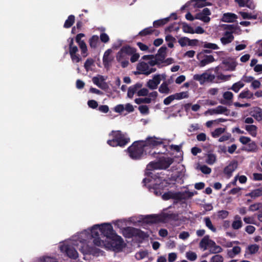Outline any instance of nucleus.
<instances>
[{
  "instance_id": "56",
  "label": "nucleus",
  "mask_w": 262,
  "mask_h": 262,
  "mask_svg": "<svg viewBox=\"0 0 262 262\" xmlns=\"http://www.w3.org/2000/svg\"><path fill=\"white\" fill-rule=\"evenodd\" d=\"M104 79L103 76H100V78L97 77H94L92 79L93 82L95 84H96L99 88L102 89H103V87L101 85V83H100V80L101 81H104Z\"/></svg>"
},
{
  "instance_id": "14",
  "label": "nucleus",
  "mask_w": 262,
  "mask_h": 262,
  "mask_svg": "<svg viewBox=\"0 0 262 262\" xmlns=\"http://www.w3.org/2000/svg\"><path fill=\"white\" fill-rule=\"evenodd\" d=\"M159 169H166L173 162V160L170 157H162L158 161Z\"/></svg>"
},
{
  "instance_id": "4",
  "label": "nucleus",
  "mask_w": 262,
  "mask_h": 262,
  "mask_svg": "<svg viewBox=\"0 0 262 262\" xmlns=\"http://www.w3.org/2000/svg\"><path fill=\"white\" fill-rule=\"evenodd\" d=\"M135 52H136L135 48L126 45L122 47L117 53L116 59L118 62L121 63V66L123 68H125L128 66L129 56Z\"/></svg>"
},
{
  "instance_id": "26",
  "label": "nucleus",
  "mask_w": 262,
  "mask_h": 262,
  "mask_svg": "<svg viewBox=\"0 0 262 262\" xmlns=\"http://www.w3.org/2000/svg\"><path fill=\"white\" fill-rule=\"evenodd\" d=\"M142 86V84L141 83H137L135 85L130 86L128 89L127 96L130 98H132L135 93Z\"/></svg>"
},
{
  "instance_id": "37",
  "label": "nucleus",
  "mask_w": 262,
  "mask_h": 262,
  "mask_svg": "<svg viewBox=\"0 0 262 262\" xmlns=\"http://www.w3.org/2000/svg\"><path fill=\"white\" fill-rule=\"evenodd\" d=\"M197 194L198 192L196 191H194V192H190L189 191L185 190L184 191L181 192L182 201L189 199L192 198L193 195Z\"/></svg>"
},
{
  "instance_id": "47",
  "label": "nucleus",
  "mask_w": 262,
  "mask_h": 262,
  "mask_svg": "<svg viewBox=\"0 0 262 262\" xmlns=\"http://www.w3.org/2000/svg\"><path fill=\"white\" fill-rule=\"evenodd\" d=\"M174 99L180 100L184 98H187L189 97L188 92H182L180 93H176L173 95Z\"/></svg>"
},
{
  "instance_id": "45",
  "label": "nucleus",
  "mask_w": 262,
  "mask_h": 262,
  "mask_svg": "<svg viewBox=\"0 0 262 262\" xmlns=\"http://www.w3.org/2000/svg\"><path fill=\"white\" fill-rule=\"evenodd\" d=\"M216 160V156L213 154H208L207 155L206 162L209 165H212Z\"/></svg>"
},
{
  "instance_id": "10",
  "label": "nucleus",
  "mask_w": 262,
  "mask_h": 262,
  "mask_svg": "<svg viewBox=\"0 0 262 262\" xmlns=\"http://www.w3.org/2000/svg\"><path fill=\"white\" fill-rule=\"evenodd\" d=\"M61 250L64 251L67 255L70 258L76 259L78 257V253L75 249L69 245H63L61 247Z\"/></svg>"
},
{
  "instance_id": "49",
  "label": "nucleus",
  "mask_w": 262,
  "mask_h": 262,
  "mask_svg": "<svg viewBox=\"0 0 262 262\" xmlns=\"http://www.w3.org/2000/svg\"><path fill=\"white\" fill-rule=\"evenodd\" d=\"M257 146L254 141H251L247 144V148L246 150L249 152L255 151L257 149Z\"/></svg>"
},
{
  "instance_id": "39",
  "label": "nucleus",
  "mask_w": 262,
  "mask_h": 262,
  "mask_svg": "<svg viewBox=\"0 0 262 262\" xmlns=\"http://www.w3.org/2000/svg\"><path fill=\"white\" fill-rule=\"evenodd\" d=\"M236 220L234 221L232 224V227L235 230L239 229L242 226V222L241 217L238 215L235 216Z\"/></svg>"
},
{
  "instance_id": "33",
  "label": "nucleus",
  "mask_w": 262,
  "mask_h": 262,
  "mask_svg": "<svg viewBox=\"0 0 262 262\" xmlns=\"http://www.w3.org/2000/svg\"><path fill=\"white\" fill-rule=\"evenodd\" d=\"M112 52L111 49L107 50L104 53L103 56V63L104 66L106 68L108 65L109 63L111 61V59L110 57V55Z\"/></svg>"
},
{
  "instance_id": "18",
  "label": "nucleus",
  "mask_w": 262,
  "mask_h": 262,
  "mask_svg": "<svg viewBox=\"0 0 262 262\" xmlns=\"http://www.w3.org/2000/svg\"><path fill=\"white\" fill-rule=\"evenodd\" d=\"M208 112H209L211 115L224 114L226 116H228L230 113V110H228L226 107L222 105H219L215 108L209 110Z\"/></svg>"
},
{
  "instance_id": "3",
  "label": "nucleus",
  "mask_w": 262,
  "mask_h": 262,
  "mask_svg": "<svg viewBox=\"0 0 262 262\" xmlns=\"http://www.w3.org/2000/svg\"><path fill=\"white\" fill-rule=\"evenodd\" d=\"M110 136H112L113 139L108 140L107 143L112 147H124L130 142V139L120 130L112 131Z\"/></svg>"
},
{
  "instance_id": "40",
  "label": "nucleus",
  "mask_w": 262,
  "mask_h": 262,
  "mask_svg": "<svg viewBox=\"0 0 262 262\" xmlns=\"http://www.w3.org/2000/svg\"><path fill=\"white\" fill-rule=\"evenodd\" d=\"M223 63L228 67V70L231 71H234L237 66V63L235 61H229L228 60H224Z\"/></svg>"
},
{
  "instance_id": "35",
  "label": "nucleus",
  "mask_w": 262,
  "mask_h": 262,
  "mask_svg": "<svg viewBox=\"0 0 262 262\" xmlns=\"http://www.w3.org/2000/svg\"><path fill=\"white\" fill-rule=\"evenodd\" d=\"M81 49V55L83 57H85L88 55V48L84 40L79 42H77Z\"/></svg>"
},
{
  "instance_id": "53",
  "label": "nucleus",
  "mask_w": 262,
  "mask_h": 262,
  "mask_svg": "<svg viewBox=\"0 0 262 262\" xmlns=\"http://www.w3.org/2000/svg\"><path fill=\"white\" fill-rule=\"evenodd\" d=\"M239 14L243 19H256L257 18V15H252L251 13H249L245 12H240Z\"/></svg>"
},
{
  "instance_id": "15",
  "label": "nucleus",
  "mask_w": 262,
  "mask_h": 262,
  "mask_svg": "<svg viewBox=\"0 0 262 262\" xmlns=\"http://www.w3.org/2000/svg\"><path fill=\"white\" fill-rule=\"evenodd\" d=\"M161 75L157 74L154 76L152 79H149L146 84V86L151 90L156 89L161 82Z\"/></svg>"
},
{
  "instance_id": "54",
  "label": "nucleus",
  "mask_w": 262,
  "mask_h": 262,
  "mask_svg": "<svg viewBox=\"0 0 262 262\" xmlns=\"http://www.w3.org/2000/svg\"><path fill=\"white\" fill-rule=\"evenodd\" d=\"M225 131V129L224 128L219 127L216 128L213 132L211 133V135L214 138H216L219 137L221 134L224 133Z\"/></svg>"
},
{
  "instance_id": "34",
  "label": "nucleus",
  "mask_w": 262,
  "mask_h": 262,
  "mask_svg": "<svg viewBox=\"0 0 262 262\" xmlns=\"http://www.w3.org/2000/svg\"><path fill=\"white\" fill-rule=\"evenodd\" d=\"M209 244V236L208 235H205L201 240L199 243V247L203 248L204 250L207 249V247Z\"/></svg>"
},
{
  "instance_id": "41",
  "label": "nucleus",
  "mask_w": 262,
  "mask_h": 262,
  "mask_svg": "<svg viewBox=\"0 0 262 262\" xmlns=\"http://www.w3.org/2000/svg\"><path fill=\"white\" fill-rule=\"evenodd\" d=\"M75 22V16L73 15L69 16L68 19L65 21L63 27L65 28H70Z\"/></svg>"
},
{
  "instance_id": "22",
  "label": "nucleus",
  "mask_w": 262,
  "mask_h": 262,
  "mask_svg": "<svg viewBox=\"0 0 262 262\" xmlns=\"http://www.w3.org/2000/svg\"><path fill=\"white\" fill-rule=\"evenodd\" d=\"M223 97L225 100H221L220 103L224 105H230L232 102L233 94L232 92L227 91L224 93Z\"/></svg>"
},
{
  "instance_id": "30",
  "label": "nucleus",
  "mask_w": 262,
  "mask_h": 262,
  "mask_svg": "<svg viewBox=\"0 0 262 262\" xmlns=\"http://www.w3.org/2000/svg\"><path fill=\"white\" fill-rule=\"evenodd\" d=\"M254 94L248 89H246L242 91L238 95V98L241 99H251L253 98Z\"/></svg>"
},
{
  "instance_id": "6",
  "label": "nucleus",
  "mask_w": 262,
  "mask_h": 262,
  "mask_svg": "<svg viewBox=\"0 0 262 262\" xmlns=\"http://www.w3.org/2000/svg\"><path fill=\"white\" fill-rule=\"evenodd\" d=\"M68 41L69 43V52L72 61L76 63L80 62L81 60V58L79 54H77L78 49L76 46L74 45V39L69 38Z\"/></svg>"
},
{
  "instance_id": "59",
  "label": "nucleus",
  "mask_w": 262,
  "mask_h": 262,
  "mask_svg": "<svg viewBox=\"0 0 262 262\" xmlns=\"http://www.w3.org/2000/svg\"><path fill=\"white\" fill-rule=\"evenodd\" d=\"M140 112L143 115H147L149 113L148 107L147 105H140L139 106Z\"/></svg>"
},
{
  "instance_id": "5",
  "label": "nucleus",
  "mask_w": 262,
  "mask_h": 262,
  "mask_svg": "<svg viewBox=\"0 0 262 262\" xmlns=\"http://www.w3.org/2000/svg\"><path fill=\"white\" fill-rule=\"evenodd\" d=\"M219 67H216L214 70V74H212L210 71L212 69H209L202 74H195L193 76V79L198 81L200 84L203 85L205 82L208 83H218L217 80H216V75L219 71Z\"/></svg>"
},
{
  "instance_id": "25",
  "label": "nucleus",
  "mask_w": 262,
  "mask_h": 262,
  "mask_svg": "<svg viewBox=\"0 0 262 262\" xmlns=\"http://www.w3.org/2000/svg\"><path fill=\"white\" fill-rule=\"evenodd\" d=\"M237 18L236 14L231 13H224L222 16L221 20L223 22L232 23Z\"/></svg>"
},
{
  "instance_id": "50",
  "label": "nucleus",
  "mask_w": 262,
  "mask_h": 262,
  "mask_svg": "<svg viewBox=\"0 0 262 262\" xmlns=\"http://www.w3.org/2000/svg\"><path fill=\"white\" fill-rule=\"evenodd\" d=\"M182 29H183V31L185 33H190V34L194 33V31L193 28L191 27L190 26L188 25L186 23H183Z\"/></svg>"
},
{
  "instance_id": "60",
  "label": "nucleus",
  "mask_w": 262,
  "mask_h": 262,
  "mask_svg": "<svg viewBox=\"0 0 262 262\" xmlns=\"http://www.w3.org/2000/svg\"><path fill=\"white\" fill-rule=\"evenodd\" d=\"M223 251L222 248L218 245H215L213 248L210 249V252L211 253L216 254L222 252Z\"/></svg>"
},
{
  "instance_id": "44",
  "label": "nucleus",
  "mask_w": 262,
  "mask_h": 262,
  "mask_svg": "<svg viewBox=\"0 0 262 262\" xmlns=\"http://www.w3.org/2000/svg\"><path fill=\"white\" fill-rule=\"evenodd\" d=\"M202 47L204 48L209 49L210 50H217L219 49L217 45L206 41L203 42L202 43Z\"/></svg>"
},
{
  "instance_id": "17",
  "label": "nucleus",
  "mask_w": 262,
  "mask_h": 262,
  "mask_svg": "<svg viewBox=\"0 0 262 262\" xmlns=\"http://www.w3.org/2000/svg\"><path fill=\"white\" fill-rule=\"evenodd\" d=\"M238 166L237 162L234 161L230 163L229 165L226 166L224 169V173L227 175L228 178H230L233 172L237 168Z\"/></svg>"
},
{
  "instance_id": "57",
  "label": "nucleus",
  "mask_w": 262,
  "mask_h": 262,
  "mask_svg": "<svg viewBox=\"0 0 262 262\" xmlns=\"http://www.w3.org/2000/svg\"><path fill=\"white\" fill-rule=\"evenodd\" d=\"M222 27L224 30H226L228 31H233V33L237 29V26L234 25L223 24L222 25Z\"/></svg>"
},
{
  "instance_id": "29",
  "label": "nucleus",
  "mask_w": 262,
  "mask_h": 262,
  "mask_svg": "<svg viewBox=\"0 0 262 262\" xmlns=\"http://www.w3.org/2000/svg\"><path fill=\"white\" fill-rule=\"evenodd\" d=\"M136 229V228H135L129 227L125 228L123 230V233L124 236L128 238L135 236Z\"/></svg>"
},
{
  "instance_id": "13",
  "label": "nucleus",
  "mask_w": 262,
  "mask_h": 262,
  "mask_svg": "<svg viewBox=\"0 0 262 262\" xmlns=\"http://www.w3.org/2000/svg\"><path fill=\"white\" fill-rule=\"evenodd\" d=\"M162 198L163 200L167 201L169 199H172L177 200V201H182L181 192H172L169 191L162 194Z\"/></svg>"
},
{
  "instance_id": "58",
  "label": "nucleus",
  "mask_w": 262,
  "mask_h": 262,
  "mask_svg": "<svg viewBox=\"0 0 262 262\" xmlns=\"http://www.w3.org/2000/svg\"><path fill=\"white\" fill-rule=\"evenodd\" d=\"M224 258L220 254H215L211 258L210 262H223Z\"/></svg>"
},
{
  "instance_id": "31",
  "label": "nucleus",
  "mask_w": 262,
  "mask_h": 262,
  "mask_svg": "<svg viewBox=\"0 0 262 262\" xmlns=\"http://www.w3.org/2000/svg\"><path fill=\"white\" fill-rule=\"evenodd\" d=\"M245 129L252 137H256L257 135V127L255 125H246L245 127Z\"/></svg>"
},
{
  "instance_id": "1",
  "label": "nucleus",
  "mask_w": 262,
  "mask_h": 262,
  "mask_svg": "<svg viewBox=\"0 0 262 262\" xmlns=\"http://www.w3.org/2000/svg\"><path fill=\"white\" fill-rule=\"evenodd\" d=\"M161 174V173H157L152 178L155 179V183L153 184L152 188L157 196L161 195L164 190L169 189L175 184L174 183L170 182V179H165L164 177H162Z\"/></svg>"
},
{
  "instance_id": "16",
  "label": "nucleus",
  "mask_w": 262,
  "mask_h": 262,
  "mask_svg": "<svg viewBox=\"0 0 262 262\" xmlns=\"http://www.w3.org/2000/svg\"><path fill=\"white\" fill-rule=\"evenodd\" d=\"M143 221L146 224H154L161 222L162 220L159 215L151 214L145 216L143 219Z\"/></svg>"
},
{
  "instance_id": "7",
  "label": "nucleus",
  "mask_w": 262,
  "mask_h": 262,
  "mask_svg": "<svg viewBox=\"0 0 262 262\" xmlns=\"http://www.w3.org/2000/svg\"><path fill=\"white\" fill-rule=\"evenodd\" d=\"M111 240V245L114 250L121 251L124 247L123 238L116 233L110 238Z\"/></svg>"
},
{
  "instance_id": "9",
  "label": "nucleus",
  "mask_w": 262,
  "mask_h": 262,
  "mask_svg": "<svg viewBox=\"0 0 262 262\" xmlns=\"http://www.w3.org/2000/svg\"><path fill=\"white\" fill-rule=\"evenodd\" d=\"M100 225L96 224L94 225L91 229L92 237L94 238L93 243L94 245L97 246H101L103 244V242L99 237Z\"/></svg>"
},
{
  "instance_id": "42",
  "label": "nucleus",
  "mask_w": 262,
  "mask_h": 262,
  "mask_svg": "<svg viewBox=\"0 0 262 262\" xmlns=\"http://www.w3.org/2000/svg\"><path fill=\"white\" fill-rule=\"evenodd\" d=\"M164 217L165 219L171 221H178L179 220V215L178 213H165L164 214Z\"/></svg>"
},
{
  "instance_id": "46",
  "label": "nucleus",
  "mask_w": 262,
  "mask_h": 262,
  "mask_svg": "<svg viewBox=\"0 0 262 262\" xmlns=\"http://www.w3.org/2000/svg\"><path fill=\"white\" fill-rule=\"evenodd\" d=\"M95 62L94 59L91 58H88L84 64V67L85 70L88 72L90 70H91V67L92 66H94Z\"/></svg>"
},
{
  "instance_id": "51",
  "label": "nucleus",
  "mask_w": 262,
  "mask_h": 262,
  "mask_svg": "<svg viewBox=\"0 0 262 262\" xmlns=\"http://www.w3.org/2000/svg\"><path fill=\"white\" fill-rule=\"evenodd\" d=\"M259 247L256 244L249 245L247 247V250L249 251V253L253 254L256 253L259 250Z\"/></svg>"
},
{
  "instance_id": "36",
  "label": "nucleus",
  "mask_w": 262,
  "mask_h": 262,
  "mask_svg": "<svg viewBox=\"0 0 262 262\" xmlns=\"http://www.w3.org/2000/svg\"><path fill=\"white\" fill-rule=\"evenodd\" d=\"M169 20L170 17H167L163 19L155 20L153 23V26L155 28H158L167 24Z\"/></svg>"
},
{
  "instance_id": "61",
  "label": "nucleus",
  "mask_w": 262,
  "mask_h": 262,
  "mask_svg": "<svg viewBox=\"0 0 262 262\" xmlns=\"http://www.w3.org/2000/svg\"><path fill=\"white\" fill-rule=\"evenodd\" d=\"M186 257L189 260L194 261L196 259L197 255L196 253L193 252H188L186 253Z\"/></svg>"
},
{
  "instance_id": "32",
  "label": "nucleus",
  "mask_w": 262,
  "mask_h": 262,
  "mask_svg": "<svg viewBox=\"0 0 262 262\" xmlns=\"http://www.w3.org/2000/svg\"><path fill=\"white\" fill-rule=\"evenodd\" d=\"M169 82L164 81L160 86L159 91L160 93L168 94L170 93V90L168 87Z\"/></svg>"
},
{
  "instance_id": "24",
  "label": "nucleus",
  "mask_w": 262,
  "mask_h": 262,
  "mask_svg": "<svg viewBox=\"0 0 262 262\" xmlns=\"http://www.w3.org/2000/svg\"><path fill=\"white\" fill-rule=\"evenodd\" d=\"M251 116L257 121H261L262 120V109L259 107H254L251 111Z\"/></svg>"
},
{
  "instance_id": "2",
  "label": "nucleus",
  "mask_w": 262,
  "mask_h": 262,
  "mask_svg": "<svg viewBox=\"0 0 262 262\" xmlns=\"http://www.w3.org/2000/svg\"><path fill=\"white\" fill-rule=\"evenodd\" d=\"M144 144L143 140L137 141L127 148L130 158L135 160H138L141 159L146 155Z\"/></svg>"
},
{
  "instance_id": "11",
  "label": "nucleus",
  "mask_w": 262,
  "mask_h": 262,
  "mask_svg": "<svg viewBox=\"0 0 262 262\" xmlns=\"http://www.w3.org/2000/svg\"><path fill=\"white\" fill-rule=\"evenodd\" d=\"M196 57L200 61L199 65L201 67H203L215 61L214 58L212 55H204L202 53H198Z\"/></svg>"
},
{
  "instance_id": "55",
  "label": "nucleus",
  "mask_w": 262,
  "mask_h": 262,
  "mask_svg": "<svg viewBox=\"0 0 262 262\" xmlns=\"http://www.w3.org/2000/svg\"><path fill=\"white\" fill-rule=\"evenodd\" d=\"M135 236H138L141 238L145 239V238L148 237V235L147 234V233L144 232V231L141 230L140 229L136 228Z\"/></svg>"
},
{
  "instance_id": "12",
  "label": "nucleus",
  "mask_w": 262,
  "mask_h": 262,
  "mask_svg": "<svg viewBox=\"0 0 262 262\" xmlns=\"http://www.w3.org/2000/svg\"><path fill=\"white\" fill-rule=\"evenodd\" d=\"M211 14L210 9L208 8H205L203 9L202 12L196 13L194 16V18L207 23L210 20V18L209 16Z\"/></svg>"
},
{
  "instance_id": "20",
  "label": "nucleus",
  "mask_w": 262,
  "mask_h": 262,
  "mask_svg": "<svg viewBox=\"0 0 262 262\" xmlns=\"http://www.w3.org/2000/svg\"><path fill=\"white\" fill-rule=\"evenodd\" d=\"M159 139H160L156 138L155 137L147 138L146 140L144 141V143H145V147L146 146L154 147L158 146V145L162 144L163 142L162 141L158 140Z\"/></svg>"
},
{
  "instance_id": "48",
  "label": "nucleus",
  "mask_w": 262,
  "mask_h": 262,
  "mask_svg": "<svg viewBox=\"0 0 262 262\" xmlns=\"http://www.w3.org/2000/svg\"><path fill=\"white\" fill-rule=\"evenodd\" d=\"M244 83L241 81H238L234 83L230 89L233 91L234 92L237 93L241 88L244 87Z\"/></svg>"
},
{
  "instance_id": "63",
  "label": "nucleus",
  "mask_w": 262,
  "mask_h": 262,
  "mask_svg": "<svg viewBox=\"0 0 262 262\" xmlns=\"http://www.w3.org/2000/svg\"><path fill=\"white\" fill-rule=\"evenodd\" d=\"M239 142L244 145L248 144L251 141L250 138L246 136H241L239 139Z\"/></svg>"
},
{
  "instance_id": "52",
  "label": "nucleus",
  "mask_w": 262,
  "mask_h": 262,
  "mask_svg": "<svg viewBox=\"0 0 262 262\" xmlns=\"http://www.w3.org/2000/svg\"><path fill=\"white\" fill-rule=\"evenodd\" d=\"M154 31V30L152 29L151 27H148V28H146L143 29L141 31H140L139 33V35L141 36H145L147 35L152 34V33Z\"/></svg>"
},
{
  "instance_id": "64",
  "label": "nucleus",
  "mask_w": 262,
  "mask_h": 262,
  "mask_svg": "<svg viewBox=\"0 0 262 262\" xmlns=\"http://www.w3.org/2000/svg\"><path fill=\"white\" fill-rule=\"evenodd\" d=\"M39 262H57L54 258L47 256L41 258Z\"/></svg>"
},
{
  "instance_id": "43",
  "label": "nucleus",
  "mask_w": 262,
  "mask_h": 262,
  "mask_svg": "<svg viewBox=\"0 0 262 262\" xmlns=\"http://www.w3.org/2000/svg\"><path fill=\"white\" fill-rule=\"evenodd\" d=\"M99 41V37L97 35L92 36L89 39L90 46L92 48H96Z\"/></svg>"
},
{
  "instance_id": "28",
  "label": "nucleus",
  "mask_w": 262,
  "mask_h": 262,
  "mask_svg": "<svg viewBox=\"0 0 262 262\" xmlns=\"http://www.w3.org/2000/svg\"><path fill=\"white\" fill-rule=\"evenodd\" d=\"M246 196H250L253 199H255L262 196V187L253 190L250 192L247 193Z\"/></svg>"
},
{
  "instance_id": "19",
  "label": "nucleus",
  "mask_w": 262,
  "mask_h": 262,
  "mask_svg": "<svg viewBox=\"0 0 262 262\" xmlns=\"http://www.w3.org/2000/svg\"><path fill=\"white\" fill-rule=\"evenodd\" d=\"M155 169H159V166L158 161H152L149 163L146 168L145 174L151 178H154V175L150 171Z\"/></svg>"
},
{
  "instance_id": "8",
  "label": "nucleus",
  "mask_w": 262,
  "mask_h": 262,
  "mask_svg": "<svg viewBox=\"0 0 262 262\" xmlns=\"http://www.w3.org/2000/svg\"><path fill=\"white\" fill-rule=\"evenodd\" d=\"M100 232L104 236L108 239L116 233L114 230L112 225L110 223H103L100 225Z\"/></svg>"
},
{
  "instance_id": "62",
  "label": "nucleus",
  "mask_w": 262,
  "mask_h": 262,
  "mask_svg": "<svg viewBox=\"0 0 262 262\" xmlns=\"http://www.w3.org/2000/svg\"><path fill=\"white\" fill-rule=\"evenodd\" d=\"M188 40L189 38L187 37H182L178 40V42L181 47H185L187 44H188Z\"/></svg>"
},
{
  "instance_id": "23",
  "label": "nucleus",
  "mask_w": 262,
  "mask_h": 262,
  "mask_svg": "<svg viewBox=\"0 0 262 262\" xmlns=\"http://www.w3.org/2000/svg\"><path fill=\"white\" fill-rule=\"evenodd\" d=\"M206 1V0H191L190 2H188L186 3L184 5H183L181 8V10H184L186 9V8L190 6V4L191 2H194V7L196 8H202L205 6L206 5L204 4Z\"/></svg>"
},
{
  "instance_id": "38",
  "label": "nucleus",
  "mask_w": 262,
  "mask_h": 262,
  "mask_svg": "<svg viewBox=\"0 0 262 262\" xmlns=\"http://www.w3.org/2000/svg\"><path fill=\"white\" fill-rule=\"evenodd\" d=\"M204 222H205L206 226L211 231L213 232H215L216 231V228L213 225L212 222L209 217H204Z\"/></svg>"
},
{
  "instance_id": "27",
  "label": "nucleus",
  "mask_w": 262,
  "mask_h": 262,
  "mask_svg": "<svg viewBox=\"0 0 262 262\" xmlns=\"http://www.w3.org/2000/svg\"><path fill=\"white\" fill-rule=\"evenodd\" d=\"M149 66L147 63L144 61L139 62L137 66V70L140 71V73L146 75V72L149 70Z\"/></svg>"
},
{
  "instance_id": "21",
  "label": "nucleus",
  "mask_w": 262,
  "mask_h": 262,
  "mask_svg": "<svg viewBox=\"0 0 262 262\" xmlns=\"http://www.w3.org/2000/svg\"><path fill=\"white\" fill-rule=\"evenodd\" d=\"M233 31H226L224 33L223 37L221 38V42L224 45L231 43L234 38L233 35Z\"/></svg>"
}]
</instances>
